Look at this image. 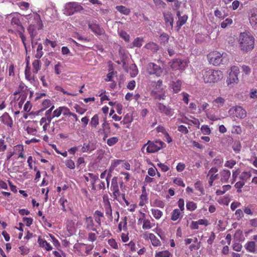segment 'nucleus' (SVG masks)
<instances>
[{"label":"nucleus","instance_id":"1","mask_svg":"<svg viewBox=\"0 0 257 257\" xmlns=\"http://www.w3.org/2000/svg\"><path fill=\"white\" fill-rule=\"evenodd\" d=\"M200 76L205 83H215L221 80L223 77V73L220 70L205 68L200 72Z\"/></svg>","mask_w":257,"mask_h":257},{"label":"nucleus","instance_id":"2","mask_svg":"<svg viewBox=\"0 0 257 257\" xmlns=\"http://www.w3.org/2000/svg\"><path fill=\"white\" fill-rule=\"evenodd\" d=\"M238 44L241 51L248 52L254 48V38L248 32L241 33L238 37Z\"/></svg>","mask_w":257,"mask_h":257},{"label":"nucleus","instance_id":"3","mask_svg":"<svg viewBox=\"0 0 257 257\" xmlns=\"http://www.w3.org/2000/svg\"><path fill=\"white\" fill-rule=\"evenodd\" d=\"M225 53H221L218 51H212L207 55V59L210 64L218 66L220 64L225 63L228 60Z\"/></svg>","mask_w":257,"mask_h":257},{"label":"nucleus","instance_id":"4","mask_svg":"<svg viewBox=\"0 0 257 257\" xmlns=\"http://www.w3.org/2000/svg\"><path fill=\"white\" fill-rule=\"evenodd\" d=\"M228 113L233 118L242 119L246 116L247 111L242 106L235 105L231 107L229 109Z\"/></svg>","mask_w":257,"mask_h":257},{"label":"nucleus","instance_id":"5","mask_svg":"<svg viewBox=\"0 0 257 257\" xmlns=\"http://www.w3.org/2000/svg\"><path fill=\"white\" fill-rule=\"evenodd\" d=\"M140 216L138 220V224H142V228L144 230L150 229L155 226V221L153 219L151 218V219H150L147 218V215L141 211H140Z\"/></svg>","mask_w":257,"mask_h":257},{"label":"nucleus","instance_id":"6","mask_svg":"<svg viewBox=\"0 0 257 257\" xmlns=\"http://www.w3.org/2000/svg\"><path fill=\"white\" fill-rule=\"evenodd\" d=\"M164 145H165V143L162 141L156 140L152 142L148 141V142L144 145L143 148H145L147 146L146 150L147 153H154L162 149Z\"/></svg>","mask_w":257,"mask_h":257},{"label":"nucleus","instance_id":"7","mask_svg":"<svg viewBox=\"0 0 257 257\" xmlns=\"http://www.w3.org/2000/svg\"><path fill=\"white\" fill-rule=\"evenodd\" d=\"M65 10L67 15L71 16L83 10V8L78 3L69 2L65 5Z\"/></svg>","mask_w":257,"mask_h":257},{"label":"nucleus","instance_id":"8","mask_svg":"<svg viewBox=\"0 0 257 257\" xmlns=\"http://www.w3.org/2000/svg\"><path fill=\"white\" fill-rule=\"evenodd\" d=\"M231 71L226 80V83L228 85L237 83L238 82V75L239 73V69L237 66H233L231 67Z\"/></svg>","mask_w":257,"mask_h":257},{"label":"nucleus","instance_id":"9","mask_svg":"<svg viewBox=\"0 0 257 257\" xmlns=\"http://www.w3.org/2000/svg\"><path fill=\"white\" fill-rule=\"evenodd\" d=\"M147 72L150 75H155L157 77H160L163 73V69L154 63H149L147 67Z\"/></svg>","mask_w":257,"mask_h":257},{"label":"nucleus","instance_id":"10","mask_svg":"<svg viewBox=\"0 0 257 257\" xmlns=\"http://www.w3.org/2000/svg\"><path fill=\"white\" fill-rule=\"evenodd\" d=\"M110 190L112 192L114 199L119 201L118 197L120 196V192L119 190L116 177H114L111 180Z\"/></svg>","mask_w":257,"mask_h":257},{"label":"nucleus","instance_id":"11","mask_svg":"<svg viewBox=\"0 0 257 257\" xmlns=\"http://www.w3.org/2000/svg\"><path fill=\"white\" fill-rule=\"evenodd\" d=\"M158 110L161 113H163L167 116H172L174 114V111L173 108L169 106H167L162 103L158 102L156 104Z\"/></svg>","mask_w":257,"mask_h":257},{"label":"nucleus","instance_id":"12","mask_svg":"<svg viewBox=\"0 0 257 257\" xmlns=\"http://www.w3.org/2000/svg\"><path fill=\"white\" fill-rule=\"evenodd\" d=\"M30 24H33L34 26L37 28V30H41L43 28V24L41 20L40 16L36 13L34 14L32 16L30 17Z\"/></svg>","mask_w":257,"mask_h":257},{"label":"nucleus","instance_id":"13","mask_svg":"<svg viewBox=\"0 0 257 257\" xmlns=\"http://www.w3.org/2000/svg\"><path fill=\"white\" fill-rule=\"evenodd\" d=\"M187 65V61L176 59L173 60L171 67L173 70H184Z\"/></svg>","mask_w":257,"mask_h":257},{"label":"nucleus","instance_id":"14","mask_svg":"<svg viewBox=\"0 0 257 257\" xmlns=\"http://www.w3.org/2000/svg\"><path fill=\"white\" fill-rule=\"evenodd\" d=\"M218 171L216 167H212L208 171L207 177L209 178L208 183L210 187L213 186V182L219 178L218 174L217 173Z\"/></svg>","mask_w":257,"mask_h":257},{"label":"nucleus","instance_id":"15","mask_svg":"<svg viewBox=\"0 0 257 257\" xmlns=\"http://www.w3.org/2000/svg\"><path fill=\"white\" fill-rule=\"evenodd\" d=\"M39 129V122L33 121L30 123L27 127L26 131L28 134L32 136H37Z\"/></svg>","mask_w":257,"mask_h":257},{"label":"nucleus","instance_id":"16","mask_svg":"<svg viewBox=\"0 0 257 257\" xmlns=\"http://www.w3.org/2000/svg\"><path fill=\"white\" fill-rule=\"evenodd\" d=\"M96 149V144L92 142L89 141L88 142H86L83 143L81 148V153H90L94 150Z\"/></svg>","mask_w":257,"mask_h":257},{"label":"nucleus","instance_id":"17","mask_svg":"<svg viewBox=\"0 0 257 257\" xmlns=\"http://www.w3.org/2000/svg\"><path fill=\"white\" fill-rule=\"evenodd\" d=\"M103 202L104 203V209L105 213V215L107 216L108 218L110 219H112V210L110 203L108 198H103Z\"/></svg>","mask_w":257,"mask_h":257},{"label":"nucleus","instance_id":"18","mask_svg":"<svg viewBox=\"0 0 257 257\" xmlns=\"http://www.w3.org/2000/svg\"><path fill=\"white\" fill-rule=\"evenodd\" d=\"M88 26L89 28L96 35L101 36L104 34V30L100 28V26L98 24L88 22Z\"/></svg>","mask_w":257,"mask_h":257},{"label":"nucleus","instance_id":"19","mask_svg":"<svg viewBox=\"0 0 257 257\" xmlns=\"http://www.w3.org/2000/svg\"><path fill=\"white\" fill-rule=\"evenodd\" d=\"M84 223L85 227L86 229L96 231L97 234L98 233L97 231L96 228L95 227V224L92 217H86L85 218Z\"/></svg>","mask_w":257,"mask_h":257},{"label":"nucleus","instance_id":"20","mask_svg":"<svg viewBox=\"0 0 257 257\" xmlns=\"http://www.w3.org/2000/svg\"><path fill=\"white\" fill-rule=\"evenodd\" d=\"M13 153L14 156H18L16 157V159H18L19 158H25V156L24 155V146L22 145H17L15 146L13 148Z\"/></svg>","mask_w":257,"mask_h":257},{"label":"nucleus","instance_id":"21","mask_svg":"<svg viewBox=\"0 0 257 257\" xmlns=\"http://www.w3.org/2000/svg\"><path fill=\"white\" fill-rule=\"evenodd\" d=\"M89 177L91 179V184L92 185V189L96 190V188L95 186V184L97 181L99 180L98 175L94 174L93 173H89L87 175L84 176V178L86 182L89 181Z\"/></svg>","mask_w":257,"mask_h":257},{"label":"nucleus","instance_id":"22","mask_svg":"<svg viewBox=\"0 0 257 257\" xmlns=\"http://www.w3.org/2000/svg\"><path fill=\"white\" fill-rule=\"evenodd\" d=\"M38 243L39 246L46 251H49L52 250L53 248L51 244L46 240L43 239L41 236H39L38 238Z\"/></svg>","mask_w":257,"mask_h":257},{"label":"nucleus","instance_id":"23","mask_svg":"<svg viewBox=\"0 0 257 257\" xmlns=\"http://www.w3.org/2000/svg\"><path fill=\"white\" fill-rule=\"evenodd\" d=\"M146 236V239L149 238L151 240V243L154 246H160L162 243L160 240L152 233H148L144 234Z\"/></svg>","mask_w":257,"mask_h":257},{"label":"nucleus","instance_id":"24","mask_svg":"<svg viewBox=\"0 0 257 257\" xmlns=\"http://www.w3.org/2000/svg\"><path fill=\"white\" fill-rule=\"evenodd\" d=\"M0 118L2 122L8 127L11 128L13 126V121L12 117L9 115L8 113H4Z\"/></svg>","mask_w":257,"mask_h":257},{"label":"nucleus","instance_id":"25","mask_svg":"<svg viewBox=\"0 0 257 257\" xmlns=\"http://www.w3.org/2000/svg\"><path fill=\"white\" fill-rule=\"evenodd\" d=\"M140 201L139 206H143L148 203V193L146 191V187L143 186L142 188V194L140 196Z\"/></svg>","mask_w":257,"mask_h":257},{"label":"nucleus","instance_id":"26","mask_svg":"<svg viewBox=\"0 0 257 257\" xmlns=\"http://www.w3.org/2000/svg\"><path fill=\"white\" fill-rule=\"evenodd\" d=\"M151 95L155 99L164 100L166 97L165 91L153 90Z\"/></svg>","mask_w":257,"mask_h":257},{"label":"nucleus","instance_id":"27","mask_svg":"<svg viewBox=\"0 0 257 257\" xmlns=\"http://www.w3.org/2000/svg\"><path fill=\"white\" fill-rule=\"evenodd\" d=\"M164 20L167 26H170L171 28L173 27L174 19L172 14L171 13H164Z\"/></svg>","mask_w":257,"mask_h":257},{"label":"nucleus","instance_id":"28","mask_svg":"<svg viewBox=\"0 0 257 257\" xmlns=\"http://www.w3.org/2000/svg\"><path fill=\"white\" fill-rule=\"evenodd\" d=\"M225 99L222 97L219 96L214 99L212 101V104L213 106L215 108H219L222 107L225 104Z\"/></svg>","mask_w":257,"mask_h":257},{"label":"nucleus","instance_id":"29","mask_svg":"<svg viewBox=\"0 0 257 257\" xmlns=\"http://www.w3.org/2000/svg\"><path fill=\"white\" fill-rule=\"evenodd\" d=\"M249 21L252 27L257 28V10H254L251 12Z\"/></svg>","mask_w":257,"mask_h":257},{"label":"nucleus","instance_id":"30","mask_svg":"<svg viewBox=\"0 0 257 257\" xmlns=\"http://www.w3.org/2000/svg\"><path fill=\"white\" fill-rule=\"evenodd\" d=\"M244 247L249 252L254 253L256 251V245L253 241H247L245 243Z\"/></svg>","mask_w":257,"mask_h":257},{"label":"nucleus","instance_id":"31","mask_svg":"<svg viewBox=\"0 0 257 257\" xmlns=\"http://www.w3.org/2000/svg\"><path fill=\"white\" fill-rule=\"evenodd\" d=\"M25 76L27 80L32 82L34 81V77L32 75L30 71V67L29 66V61L27 62V65L25 70Z\"/></svg>","mask_w":257,"mask_h":257},{"label":"nucleus","instance_id":"32","mask_svg":"<svg viewBox=\"0 0 257 257\" xmlns=\"http://www.w3.org/2000/svg\"><path fill=\"white\" fill-rule=\"evenodd\" d=\"M93 215L95 222L99 226H100L101 218L104 217L103 213L100 210H97L94 212Z\"/></svg>","mask_w":257,"mask_h":257},{"label":"nucleus","instance_id":"33","mask_svg":"<svg viewBox=\"0 0 257 257\" xmlns=\"http://www.w3.org/2000/svg\"><path fill=\"white\" fill-rule=\"evenodd\" d=\"M182 84V82L180 80L172 82V88L174 93H177L181 90Z\"/></svg>","mask_w":257,"mask_h":257},{"label":"nucleus","instance_id":"34","mask_svg":"<svg viewBox=\"0 0 257 257\" xmlns=\"http://www.w3.org/2000/svg\"><path fill=\"white\" fill-rule=\"evenodd\" d=\"M145 48L153 52H156L159 49V46L154 42H149L146 44Z\"/></svg>","mask_w":257,"mask_h":257},{"label":"nucleus","instance_id":"35","mask_svg":"<svg viewBox=\"0 0 257 257\" xmlns=\"http://www.w3.org/2000/svg\"><path fill=\"white\" fill-rule=\"evenodd\" d=\"M231 173L229 170H223L220 173L221 175V181L222 182H227L228 180Z\"/></svg>","mask_w":257,"mask_h":257},{"label":"nucleus","instance_id":"36","mask_svg":"<svg viewBox=\"0 0 257 257\" xmlns=\"http://www.w3.org/2000/svg\"><path fill=\"white\" fill-rule=\"evenodd\" d=\"M39 59L34 60L32 63L33 72L35 74H37L41 68V62Z\"/></svg>","mask_w":257,"mask_h":257},{"label":"nucleus","instance_id":"37","mask_svg":"<svg viewBox=\"0 0 257 257\" xmlns=\"http://www.w3.org/2000/svg\"><path fill=\"white\" fill-rule=\"evenodd\" d=\"M182 218L181 211L178 209H175L171 213V219L173 221H176Z\"/></svg>","mask_w":257,"mask_h":257},{"label":"nucleus","instance_id":"38","mask_svg":"<svg viewBox=\"0 0 257 257\" xmlns=\"http://www.w3.org/2000/svg\"><path fill=\"white\" fill-rule=\"evenodd\" d=\"M127 230V217L125 216L121 219L118 225V232H121L122 230Z\"/></svg>","mask_w":257,"mask_h":257},{"label":"nucleus","instance_id":"39","mask_svg":"<svg viewBox=\"0 0 257 257\" xmlns=\"http://www.w3.org/2000/svg\"><path fill=\"white\" fill-rule=\"evenodd\" d=\"M17 32L18 33L21 39V40L22 41V43L25 47V48L26 49V37L24 34V33L25 32V28L24 27H20L19 29H17Z\"/></svg>","mask_w":257,"mask_h":257},{"label":"nucleus","instance_id":"40","mask_svg":"<svg viewBox=\"0 0 257 257\" xmlns=\"http://www.w3.org/2000/svg\"><path fill=\"white\" fill-rule=\"evenodd\" d=\"M169 36L168 34L166 33H162L160 36V44L162 45L165 46L166 45L169 40Z\"/></svg>","mask_w":257,"mask_h":257},{"label":"nucleus","instance_id":"41","mask_svg":"<svg viewBox=\"0 0 257 257\" xmlns=\"http://www.w3.org/2000/svg\"><path fill=\"white\" fill-rule=\"evenodd\" d=\"M188 19V16L186 15H183L180 17L176 23L177 30H179L181 29V27L184 25Z\"/></svg>","mask_w":257,"mask_h":257},{"label":"nucleus","instance_id":"42","mask_svg":"<svg viewBox=\"0 0 257 257\" xmlns=\"http://www.w3.org/2000/svg\"><path fill=\"white\" fill-rule=\"evenodd\" d=\"M151 211L153 217L157 220L160 219L163 215V212L158 209L152 208Z\"/></svg>","mask_w":257,"mask_h":257},{"label":"nucleus","instance_id":"43","mask_svg":"<svg viewBox=\"0 0 257 257\" xmlns=\"http://www.w3.org/2000/svg\"><path fill=\"white\" fill-rule=\"evenodd\" d=\"M27 30L30 35L31 40L33 41L36 35V30H37V28L34 27L33 24H30Z\"/></svg>","mask_w":257,"mask_h":257},{"label":"nucleus","instance_id":"44","mask_svg":"<svg viewBox=\"0 0 257 257\" xmlns=\"http://www.w3.org/2000/svg\"><path fill=\"white\" fill-rule=\"evenodd\" d=\"M115 9L120 13L126 16L128 15L131 13L130 10L123 6H117Z\"/></svg>","mask_w":257,"mask_h":257},{"label":"nucleus","instance_id":"45","mask_svg":"<svg viewBox=\"0 0 257 257\" xmlns=\"http://www.w3.org/2000/svg\"><path fill=\"white\" fill-rule=\"evenodd\" d=\"M50 122H49L48 119L43 117L39 121V124L42 125L43 130L46 132L49 127Z\"/></svg>","mask_w":257,"mask_h":257},{"label":"nucleus","instance_id":"46","mask_svg":"<svg viewBox=\"0 0 257 257\" xmlns=\"http://www.w3.org/2000/svg\"><path fill=\"white\" fill-rule=\"evenodd\" d=\"M99 124V116L98 114H94L91 118L90 125L91 127L96 128Z\"/></svg>","mask_w":257,"mask_h":257},{"label":"nucleus","instance_id":"47","mask_svg":"<svg viewBox=\"0 0 257 257\" xmlns=\"http://www.w3.org/2000/svg\"><path fill=\"white\" fill-rule=\"evenodd\" d=\"M133 117L132 115L127 113L123 117V120L120 121V123L125 124H130L133 121Z\"/></svg>","mask_w":257,"mask_h":257},{"label":"nucleus","instance_id":"48","mask_svg":"<svg viewBox=\"0 0 257 257\" xmlns=\"http://www.w3.org/2000/svg\"><path fill=\"white\" fill-rule=\"evenodd\" d=\"M197 207V204L193 201H188L186 202V208L187 210L193 211Z\"/></svg>","mask_w":257,"mask_h":257},{"label":"nucleus","instance_id":"49","mask_svg":"<svg viewBox=\"0 0 257 257\" xmlns=\"http://www.w3.org/2000/svg\"><path fill=\"white\" fill-rule=\"evenodd\" d=\"M172 254L168 250H163L156 252L155 257H171Z\"/></svg>","mask_w":257,"mask_h":257},{"label":"nucleus","instance_id":"50","mask_svg":"<svg viewBox=\"0 0 257 257\" xmlns=\"http://www.w3.org/2000/svg\"><path fill=\"white\" fill-rule=\"evenodd\" d=\"M195 188L200 192L201 195L205 194L204 189L200 181H197L194 184Z\"/></svg>","mask_w":257,"mask_h":257},{"label":"nucleus","instance_id":"51","mask_svg":"<svg viewBox=\"0 0 257 257\" xmlns=\"http://www.w3.org/2000/svg\"><path fill=\"white\" fill-rule=\"evenodd\" d=\"M43 46L41 43L38 44L37 48L36 54H35V58L37 59H40L43 55Z\"/></svg>","mask_w":257,"mask_h":257},{"label":"nucleus","instance_id":"52","mask_svg":"<svg viewBox=\"0 0 257 257\" xmlns=\"http://www.w3.org/2000/svg\"><path fill=\"white\" fill-rule=\"evenodd\" d=\"M138 73V70L135 64H132L130 67V74L132 77H136Z\"/></svg>","mask_w":257,"mask_h":257},{"label":"nucleus","instance_id":"53","mask_svg":"<svg viewBox=\"0 0 257 257\" xmlns=\"http://www.w3.org/2000/svg\"><path fill=\"white\" fill-rule=\"evenodd\" d=\"M119 37L123 39L125 42H128L130 41V35L124 31L120 30L118 32Z\"/></svg>","mask_w":257,"mask_h":257},{"label":"nucleus","instance_id":"54","mask_svg":"<svg viewBox=\"0 0 257 257\" xmlns=\"http://www.w3.org/2000/svg\"><path fill=\"white\" fill-rule=\"evenodd\" d=\"M11 24L13 26L15 25L17 29H19L20 27H23L21 24V21L18 17H13L11 20Z\"/></svg>","mask_w":257,"mask_h":257},{"label":"nucleus","instance_id":"55","mask_svg":"<svg viewBox=\"0 0 257 257\" xmlns=\"http://www.w3.org/2000/svg\"><path fill=\"white\" fill-rule=\"evenodd\" d=\"M251 176L250 172H243L240 175L239 178L241 180L244 181V182L248 180Z\"/></svg>","mask_w":257,"mask_h":257},{"label":"nucleus","instance_id":"56","mask_svg":"<svg viewBox=\"0 0 257 257\" xmlns=\"http://www.w3.org/2000/svg\"><path fill=\"white\" fill-rule=\"evenodd\" d=\"M118 138L116 137H113L107 140L106 143L108 146L111 147L116 144L118 142Z\"/></svg>","mask_w":257,"mask_h":257},{"label":"nucleus","instance_id":"57","mask_svg":"<svg viewBox=\"0 0 257 257\" xmlns=\"http://www.w3.org/2000/svg\"><path fill=\"white\" fill-rule=\"evenodd\" d=\"M152 206L163 208L165 206V203L160 199H156L153 201Z\"/></svg>","mask_w":257,"mask_h":257},{"label":"nucleus","instance_id":"58","mask_svg":"<svg viewBox=\"0 0 257 257\" xmlns=\"http://www.w3.org/2000/svg\"><path fill=\"white\" fill-rule=\"evenodd\" d=\"M59 202L60 203V206H61V209L64 212H66L67 209L66 208V204L68 202L67 200L64 197H61L60 198Z\"/></svg>","mask_w":257,"mask_h":257},{"label":"nucleus","instance_id":"59","mask_svg":"<svg viewBox=\"0 0 257 257\" xmlns=\"http://www.w3.org/2000/svg\"><path fill=\"white\" fill-rule=\"evenodd\" d=\"M43 44L45 46L47 47L49 45H50L51 47L54 48L57 46V42L55 41H51L48 39L46 38L43 42Z\"/></svg>","mask_w":257,"mask_h":257},{"label":"nucleus","instance_id":"60","mask_svg":"<svg viewBox=\"0 0 257 257\" xmlns=\"http://www.w3.org/2000/svg\"><path fill=\"white\" fill-rule=\"evenodd\" d=\"M72 112L66 106H61V113L65 116H71Z\"/></svg>","mask_w":257,"mask_h":257},{"label":"nucleus","instance_id":"61","mask_svg":"<svg viewBox=\"0 0 257 257\" xmlns=\"http://www.w3.org/2000/svg\"><path fill=\"white\" fill-rule=\"evenodd\" d=\"M143 41V38L140 37L136 38L133 42V46L135 47H141L142 46Z\"/></svg>","mask_w":257,"mask_h":257},{"label":"nucleus","instance_id":"62","mask_svg":"<svg viewBox=\"0 0 257 257\" xmlns=\"http://www.w3.org/2000/svg\"><path fill=\"white\" fill-rule=\"evenodd\" d=\"M233 21L231 19L227 18L221 23L220 26L222 28L224 29L228 26L231 25Z\"/></svg>","mask_w":257,"mask_h":257},{"label":"nucleus","instance_id":"63","mask_svg":"<svg viewBox=\"0 0 257 257\" xmlns=\"http://www.w3.org/2000/svg\"><path fill=\"white\" fill-rule=\"evenodd\" d=\"M173 183L179 186L184 187L185 184L184 183L183 180L181 178L175 177L173 178Z\"/></svg>","mask_w":257,"mask_h":257},{"label":"nucleus","instance_id":"64","mask_svg":"<svg viewBox=\"0 0 257 257\" xmlns=\"http://www.w3.org/2000/svg\"><path fill=\"white\" fill-rule=\"evenodd\" d=\"M108 244L113 249H117L118 246L115 240L113 238L109 239L107 241Z\"/></svg>","mask_w":257,"mask_h":257}]
</instances>
